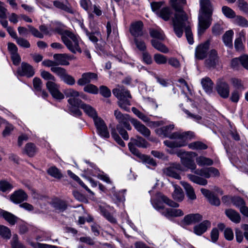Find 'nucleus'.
Wrapping results in <instances>:
<instances>
[{
    "label": "nucleus",
    "instance_id": "1",
    "mask_svg": "<svg viewBox=\"0 0 248 248\" xmlns=\"http://www.w3.org/2000/svg\"><path fill=\"white\" fill-rule=\"evenodd\" d=\"M170 2L175 11L172 21L176 35L181 37L183 34V30L185 29L187 41L189 44H192L194 41L189 22L186 14L183 10L184 6L186 3V0H170Z\"/></svg>",
    "mask_w": 248,
    "mask_h": 248
},
{
    "label": "nucleus",
    "instance_id": "2",
    "mask_svg": "<svg viewBox=\"0 0 248 248\" xmlns=\"http://www.w3.org/2000/svg\"><path fill=\"white\" fill-rule=\"evenodd\" d=\"M153 207L167 218L183 216L184 213L179 209H176L179 204L160 192L157 193L155 199H151Z\"/></svg>",
    "mask_w": 248,
    "mask_h": 248
},
{
    "label": "nucleus",
    "instance_id": "3",
    "mask_svg": "<svg viewBox=\"0 0 248 248\" xmlns=\"http://www.w3.org/2000/svg\"><path fill=\"white\" fill-rule=\"evenodd\" d=\"M199 3L198 32L202 35L211 24L213 9L210 0H200Z\"/></svg>",
    "mask_w": 248,
    "mask_h": 248
},
{
    "label": "nucleus",
    "instance_id": "4",
    "mask_svg": "<svg viewBox=\"0 0 248 248\" xmlns=\"http://www.w3.org/2000/svg\"><path fill=\"white\" fill-rule=\"evenodd\" d=\"M194 173L197 175L188 174L187 177L192 182L202 186L207 185V181L205 178L200 176L209 178L211 177H218L220 175L218 170L213 167L197 169L194 171Z\"/></svg>",
    "mask_w": 248,
    "mask_h": 248
},
{
    "label": "nucleus",
    "instance_id": "5",
    "mask_svg": "<svg viewBox=\"0 0 248 248\" xmlns=\"http://www.w3.org/2000/svg\"><path fill=\"white\" fill-rule=\"evenodd\" d=\"M61 38L62 42L67 48L72 53L82 51L79 46V38L73 32L68 31H64L61 33Z\"/></svg>",
    "mask_w": 248,
    "mask_h": 248
},
{
    "label": "nucleus",
    "instance_id": "6",
    "mask_svg": "<svg viewBox=\"0 0 248 248\" xmlns=\"http://www.w3.org/2000/svg\"><path fill=\"white\" fill-rule=\"evenodd\" d=\"M194 137V134L191 131L176 132L172 136V138H177V140H166L164 141V144L170 148L180 147L186 145V140L191 139Z\"/></svg>",
    "mask_w": 248,
    "mask_h": 248
},
{
    "label": "nucleus",
    "instance_id": "7",
    "mask_svg": "<svg viewBox=\"0 0 248 248\" xmlns=\"http://www.w3.org/2000/svg\"><path fill=\"white\" fill-rule=\"evenodd\" d=\"M112 93L118 99V106L124 110L128 111V106L131 105L129 99L131 98L129 92L123 86L118 85L112 90Z\"/></svg>",
    "mask_w": 248,
    "mask_h": 248
},
{
    "label": "nucleus",
    "instance_id": "8",
    "mask_svg": "<svg viewBox=\"0 0 248 248\" xmlns=\"http://www.w3.org/2000/svg\"><path fill=\"white\" fill-rule=\"evenodd\" d=\"M167 152L170 154H174L172 149L167 150ZM176 154L181 158L182 164L186 167L191 170L192 172L196 170V165L193 158L197 155L196 153L193 152H184L182 150L176 151Z\"/></svg>",
    "mask_w": 248,
    "mask_h": 248
},
{
    "label": "nucleus",
    "instance_id": "9",
    "mask_svg": "<svg viewBox=\"0 0 248 248\" xmlns=\"http://www.w3.org/2000/svg\"><path fill=\"white\" fill-rule=\"evenodd\" d=\"M93 120L98 134L103 138H108L109 134L104 121L98 116L94 118Z\"/></svg>",
    "mask_w": 248,
    "mask_h": 248
},
{
    "label": "nucleus",
    "instance_id": "10",
    "mask_svg": "<svg viewBox=\"0 0 248 248\" xmlns=\"http://www.w3.org/2000/svg\"><path fill=\"white\" fill-rule=\"evenodd\" d=\"M184 170V169L180 164L173 163L165 170L164 172L170 177L180 180L181 179L180 172Z\"/></svg>",
    "mask_w": 248,
    "mask_h": 248
},
{
    "label": "nucleus",
    "instance_id": "11",
    "mask_svg": "<svg viewBox=\"0 0 248 248\" xmlns=\"http://www.w3.org/2000/svg\"><path fill=\"white\" fill-rule=\"evenodd\" d=\"M46 87L55 99L62 100L64 98V95L59 90L60 85L56 83L55 81H47Z\"/></svg>",
    "mask_w": 248,
    "mask_h": 248
},
{
    "label": "nucleus",
    "instance_id": "12",
    "mask_svg": "<svg viewBox=\"0 0 248 248\" xmlns=\"http://www.w3.org/2000/svg\"><path fill=\"white\" fill-rule=\"evenodd\" d=\"M219 62V57L217 51L212 49L209 53L208 58L205 60V63L206 67L209 68H214Z\"/></svg>",
    "mask_w": 248,
    "mask_h": 248
},
{
    "label": "nucleus",
    "instance_id": "13",
    "mask_svg": "<svg viewBox=\"0 0 248 248\" xmlns=\"http://www.w3.org/2000/svg\"><path fill=\"white\" fill-rule=\"evenodd\" d=\"M217 91L219 95L224 98H227L230 94V89L227 83L222 80L218 81L217 85Z\"/></svg>",
    "mask_w": 248,
    "mask_h": 248
},
{
    "label": "nucleus",
    "instance_id": "14",
    "mask_svg": "<svg viewBox=\"0 0 248 248\" xmlns=\"http://www.w3.org/2000/svg\"><path fill=\"white\" fill-rule=\"evenodd\" d=\"M114 116L119 122L118 124H123L124 126L129 130L131 129V127L128 123V121L131 120L129 115L123 114L117 109L114 111Z\"/></svg>",
    "mask_w": 248,
    "mask_h": 248
},
{
    "label": "nucleus",
    "instance_id": "15",
    "mask_svg": "<svg viewBox=\"0 0 248 248\" xmlns=\"http://www.w3.org/2000/svg\"><path fill=\"white\" fill-rule=\"evenodd\" d=\"M173 129L174 125L170 124L156 129L155 130V133L160 136L168 137L170 139L173 140H177V138L172 137L174 133L171 134V132Z\"/></svg>",
    "mask_w": 248,
    "mask_h": 248
},
{
    "label": "nucleus",
    "instance_id": "16",
    "mask_svg": "<svg viewBox=\"0 0 248 248\" xmlns=\"http://www.w3.org/2000/svg\"><path fill=\"white\" fill-rule=\"evenodd\" d=\"M130 122L135 128L143 136L148 138L150 136V130L140 121L135 119H131Z\"/></svg>",
    "mask_w": 248,
    "mask_h": 248
},
{
    "label": "nucleus",
    "instance_id": "17",
    "mask_svg": "<svg viewBox=\"0 0 248 248\" xmlns=\"http://www.w3.org/2000/svg\"><path fill=\"white\" fill-rule=\"evenodd\" d=\"M17 73L20 76H26L28 78L32 77L35 73L33 67L26 62L22 63L20 67L17 70Z\"/></svg>",
    "mask_w": 248,
    "mask_h": 248
},
{
    "label": "nucleus",
    "instance_id": "18",
    "mask_svg": "<svg viewBox=\"0 0 248 248\" xmlns=\"http://www.w3.org/2000/svg\"><path fill=\"white\" fill-rule=\"evenodd\" d=\"M53 58L56 65H68L69 64L68 61L73 59L74 57L65 53L55 54L53 55Z\"/></svg>",
    "mask_w": 248,
    "mask_h": 248
},
{
    "label": "nucleus",
    "instance_id": "19",
    "mask_svg": "<svg viewBox=\"0 0 248 248\" xmlns=\"http://www.w3.org/2000/svg\"><path fill=\"white\" fill-rule=\"evenodd\" d=\"M143 23L140 21L134 22L130 26V32L135 38L142 36L143 34Z\"/></svg>",
    "mask_w": 248,
    "mask_h": 248
},
{
    "label": "nucleus",
    "instance_id": "20",
    "mask_svg": "<svg viewBox=\"0 0 248 248\" xmlns=\"http://www.w3.org/2000/svg\"><path fill=\"white\" fill-rule=\"evenodd\" d=\"M97 78L98 76L95 73H84L82 74L81 78L78 80L77 83L79 86H83L89 83L93 79L97 80Z\"/></svg>",
    "mask_w": 248,
    "mask_h": 248
},
{
    "label": "nucleus",
    "instance_id": "21",
    "mask_svg": "<svg viewBox=\"0 0 248 248\" xmlns=\"http://www.w3.org/2000/svg\"><path fill=\"white\" fill-rule=\"evenodd\" d=\"M210 45L209 41H206L204 43L199 45L196 49L195 56L197 59H204L207 54Z\"/></svg>",
    "mask_w": 248,
    "mask_h": 248
},
{
    "label": "nucleus",
    "instance_id": "22",
    "mask_svg": "<svg viewBox=\"0 0 248 248\" xmlns=\"http://www.w3.org/2000/svg\"><path fill=\"white\" fill-rule=\"evenodd\" d=\"M28 196L22 189L15 191L11 196V201L15 203H19L27 200Z\"/></svg>",
    "mask_w": 248,
    "mask_h": 248
},
{
    "label": "nucleus",
    "instance_id": "23",
    "mask_svg": "<svg viewBox=\"0 0 248 248\" xmlns=\"http://www.w3.org/2000/svg\"><path fill=\"white\" fill-rule=\"evenodd\" d=\"M210 226L211 223L208 220H204L200 224L194 226V232L197 235H201L205 232Z\"/></svg>",
    "mask_w": 248,
    "mask_h": 248
},
{
    "label": "nucleus",
    "instance_id": "24",
    "mask_svg": "<svg viewBox=\"0 0 248 248\" xmlns=\"http://www.w3.org/2000/svg\"><path fill=\"white\" fill-rule=\"evenodd\" d=\"M202 219V217L199 214H191L186 216L183 221L186 225H190L193 223H196L201 221Z\"/></svg>",
    "mask_w": 248,
    "mask_h": 248
},
{
    "label": "nucleus",
    "instance_id": "25",
    "mask_svg": "<svg viewBox=\"0 0 248 248\" xmlns=\"http://www.w3.org/2000/svg\"><path fill=\"white\" fill-rule=\"evenodd\" d=\"M53 5L57 8L63 10L68 13L73 14L75 11L72 8L69 4H65L58 0L53 1Z\"/></svg>",
    "mask_w": 248,
    "mask_h": 248
},
{
    "label": "nucleus",
    "instance_id": "26",
    "mask_svg": "<svg viewBox=\"0 0 248 248\" xmlns=\"http://www.w3.org/2000/svg\"><path fill=\"white\" fill-rule=\"evenodd\" d=\"M172 14V11L170 8L165 7L162 8L159 12L157 13L158 16L165 21L170 20Z\"/></svg>",
    "mask_w": 248,
    "mask_h": 248
},
{
    "label": "nucleus",
    "instance_id": "27",
    "mask_svg": "<svg viewBox=\"0 0 248 248\" xmlns=\"http://www.w3.org/2000/svg\"><path fill=\"white\" fill-rule=\"evenodd\" d=\"M225 214L228 217L232 222L238 223L240 221V216L235 210L229 209L225 211Z\"/></svg>",
    "mask_w": 248,
    "mask_h": 248
},
{
    "label": "nucleus",
    "instance_id": "28",
    "mask_svg": "<svg viewBox=\"0 0 248 248\" xmlns=\"http://www.w3.org/2000/svg\"><path fill=\"white\" fill-rule=\"evenodd\" d=\"M233 31L232 30L227 31L222 36V40L224 45L229 47H232V37Z\"/></svg>",
    "mask_w": 248,
    "mask_h": 248
},
{
    "label": "nucleus",
    "instance_id": "29",
    "mask_svg": "<svg viewBox=\"0 0 248 248\" xmlns=\"http://www.w3.org/2000/svg\"><path fill=\"white\" fill-rule=\"evenodd\" d=\"M182 186L186 190V194L188 198L191 200H194L196 199V196L193 188L191 185L186 182H182Z\"/></svg>",
    "mask_w": 248,
    "mask_h": 248
},
{
    "label": "nucleus",
    "instance_id": "30",
    "mask_svg": "<svg viewBox=\"0 0 248 248\" xmlns=\"http://www.w3.org/2000/svg\"><path fill=\"white\" fill-rule=\"evenodd\" d=\"M174 190L172 194L173 199L177 202H181L184 198V194L181 187L174 185Z\"/></svg>",
    "mask_w": 248,
    "mask_h": 248
},
{
    "label": "nucleus",
    "instance_id": "31",
    "mask_svg": "<svg viewBox=\"0 0 248 248\" xmlns=\"http://www.w3.org/2000/svg\"><path fill=\"white\" fill-rule=\"evenodd\" d=\"M201 84L205 91L207 93L212 92L213 83L208 77H205L202 79Z\"/></svg>",
    "mask_w": 248,
    "mask_h": 248
},
{
    "label": "nucleus",
    "instance_id": "32",
    "mask_svg": "<svg viewBox=\"0 0 248 248\" xmlns=\"http://www.w3.org/2000/svg\"><path fill=\"white\" fill-rule=\"evenodd\" d=\"M151 44L152 46L157 49L158 51L164 53H167L169 52V50L168 48L162 43L159 42V41L153 39L151 40Z\"/></svg>",
    "mask_w": 248,
    "mask_h": 248
},
{
    "label": "nucleus",
    "instance_id": "33",
    "mask_svg": "<svg viewBox=\"0 0 248 248\" xmlns=\"http://www.w3.org/2000/svg\"><path fill=\"white\" fill-rule=\"evenodd\" d=\"M149 33L150 36L158 40L162 41L165 39V35L162 31L160 29H150L149 30Z\"/></svg>",
    "mask_w": 248,
    "mask_h": 248
},
{
    "label": "nucleus",
    "instance_id": "34",
    "mask_svg": "<svg viewBox=\"0 0 248 248\" xmlns=\"http://www.w3.org/2000/svg\"><path fill=\"white\" fill-rule=\"evenodd\" d=\"M80 108H82L88 116L92 117L93 119L98 116L95 110L89 105L85 104H82L80 106Z\"/></svg>",
    "mask_w": 248,
    "mask_h": 248
},
{
    "label": "nucleus",
    "instance_id": "35",
    "mask_svg": "<svg viewBox=\"0 0 248 248\" xmlns=\"http://www.w3.org/2000/svg\"><path fill=\"white\" fill-rule=\"evenodd\" d=\"M245 40V34L243 32H240L238 34V37L234 41V47L235 49L240 51L243 48V40Z\"/></svg>",
    "mask_w": 248,
    "mask_h": 248
},
{
    "label": "nucleus",
    "instance_id": "36",
    "mask_svg": "<svg viewBox=\"0 0 248 248\" xmlns=\"http://www.w3.org/2000/svg\"><path fill=\"white\" fill-rule=\"evenodd\" d=\"M196 162L200 166L212 165L213 161L209 158L203 156H200L196 158Z\"/></svg>",
    "mask_w": 248,
    "mask_h": 248
},
{
    "label": "nucleus",
    "instance_id": "37",
    "mask_svg": "<svg viewBox=\"0 0 248 248\" xmlns=\"http://www.w3.org/2000/svg\"><path fill=\"white\" fill-rule=\"evenodd\" d=\"M188 147L190 149L196 150H205L207 148V146L205 144L199 141L188 144Z\"/></svg>",
    "mask_w": 248,
    "mask_h": 248
},
{
    "label": "nucleus",
    "instance_id": "38",
    "mask_svg": "<svg viewBox=\"0 0 248 248\" xmlns=\"http://www.w3.org/2000/svg\"><path fill=\"white\" fill-rule=\"evenodd\" d=\"M2 216L3 218L11 225H14L17 218V217L12 214L6 211H3L2 213Z\"/></svg>",
    "mask_w": 248,
    "mask_h": 248
},
{
    "label": "nucleus",
    "instance_id": "39",
    "mask_svg": "<svg viewBox=\"0 0 248 248\" xmlns=\"http://www.w3.org/2000/svg\"><path fill=\"white\" fill-rule=\"evenodd\" d=\"M131 140L133 143L139 147L146 148L148 145L145 140L140 136H137L136 139H132Z\"/></svg>",
    "mask_w": 248,
    "mask_h": 248
},
{
    "label": "nucleus",
    "instance_id": "40",
    "mask_svg": "<svg viewBox=\"0 0 248 248\" xmlns=\"http://www.w3.org/2000/svg\"><path fill=\"white\" fill-rule=\"evenodd\" d=\"M51 71L56 74L60 78L62 79L67 74L66 70L61 67H52Z\"/></svg>",
    "mask_w": 248,
    "mask_h": 248
},
{
    "label": "nucleus",
    "instance_id": "41",
    "mask_svg": "<svg viewBox=\"0 0 248 248\" xmlns=\"http://www.w3.org/2000/svg\"><path fill=\"white\" fill-rule=\"evenodd\" d=\"M0 235L4 239H9L11 236L10 229L7 227L0 225Z\"/></svg>",
    "mask_w": 248,
    "mask_h": 248
},
{
    "label": "nucleus",
    "instance_id": "42",
    "mask_svg": "<svg viewBox=\"0 0 248 248\" xmlns=\"http://www.w3.org/2000/svg\"><path fill=\"white\" fill-rule=\"evenodd\" d=\"M47 172L50 176L57 179H60L62 177V175L60 171L55 167L49 168Z\"/></svg>",
    "mask_w": 248,
    "mask_h": 248
},
{
    "label": "nucleus",
    "instance_id": "43",
    "mask_svg": "<svg viewBox=\"0 0 248 248\" xmlns=\"http://www.w3.org/2000/svg\"><path fill=\"white\" fill-rule=\"evenodd\" d=\"M67 173L72 178L78 182L79 184L83 187H84L87 191L90 193H92V191L84 184V183L80 179V178L74 173H73L71 170H68Z\"/></svg>",
    "mask_w": 248,
    "mask_h": 248
},
{
    "label": "nucleus",
    "instance_id": "44",
    "mask_svg": "<svg viewBox=\"0 0 248 248\" xmlns=\"http://www.w3.org/2000/svg\"><path fill=\"white\" fill-rule=\"evenodd\" d=\"M132 112L144 123L149 122L150 118L135 107L132 108Z\"/></svg>",
    "mask_w": 248,
    "mask_h": 248
},
{
    "label": "nucleus",
    "instance_id": "45",
    "mask_svg": "<svg viewBox=\"0 0 248 248\" xmlns=\"http://www.w3.org/2000/svg\"><path fill=\"white\" fill-rule=\"evenodd\" d=\"M36 151L35 146L31 143H27L25 147V152L29 156H32Z\"/></svg>",
    "mask_w": 248,
    "mask_h": 248
},
{
    "label": "nucleus",
    "instance_id": "46",
    "mask_svg": "<svg viewBox=\"0 0 248 248\" xmlns=\"http://www.w3.org/2000/svg\"><path fill=\"white\" fill-rule=\"evenodd\" d=\"M234 23L238 26L243 27H248V21L244 17L241 16H237L234 19Z\"/></svg>",
    "mask_w": 248,
    "mask_h": 248
},
{
    "label": "nucleus",
    "instance_id": "47",
    "mask_svg": "<svg viewBox=\"0 0 248 248\" xmlns=\"http://www.w3.org/2000/svg\"><path fill=\"white\" fill-rule=\"evenodd\" d=\"M100 212L109 222L115 223L116 222V219L113 217L107 210L102 206L99 207Z\"/></svg>",
    "mask_w": 248,
    "mask_h": 248
},
{
    "label": "nucleus",
    "instance_id": "48",
    "mask_svg": "<svg viewBox=\"0 0 248 248\" xmlns=\"http://www.w3.org/2000/svg\"><path fill=\"white\" fill-rule=\"evenodd\" d=\"M40 75L44 79L48 80V81H56V80L55 77L49 72L45 70H41Z\"/></svg>",
    "mask_w": 248,
    "mask_h": 248
},
{
    "label": "nucleus",
    "instance_id": "49",
    "mask_svg": "<svg viewBox=\"0 0 248 248\" xmlns=\"http://www.w3.org/2000/svg\"><path fill=\"white\" fill-rule=\"evenodd\" d=\"M155 62L158 64H164L167 62V57L162 54L157 53L154 56Z\"/></svg>",
    "mask_w": 248,
    "mask_h": 248
},
{
    "label": "nucleus",
    "instance_id": "50",
    "mask_svg": "<svg viewBox=\"0 0 248 248\" xmlns=\"http://www.w3.org/2000/svg\"><path fill=\"white\" fill-rule=\"evenodd\" d=\"M230 82L232 86L235 88L236 90H241L244 89L241 80L238 78H232L231 79Z\"/></svg>",
    "mask_w": 248,
    "mask_h": 248
},
{
    "label": "nucleus",
    "instance_id": "51",
    "mask_svg": "<svg viewBox=\"0 0 248 248\" xmlns=\"http://www.w3.org/2000/svg\"><path fill=\"white\" fill-rule=\"evenodd\" d=\"M54 207L59 212H62L66 209L67 205L63 201H58L54 203Z\"/></svg>",
    "mask_w": 248,
    "mask_h": 248
},
{
    "label": "nucleus",
    "instance_id": "52",
    "mask_svg": "<svg viewBox=\"0 0 248 248\" xmlns=\"http://www.w3.org/2000/svg\"><path fill=\"white\" fill-rule=\"evenodd\" d=\"M84 91L90 93L97 94L99 90L97 87L94 85L89 84L84 87Z\"/></svg>",
    "mask_w": 248,
    "mask_h": 248
},
{
    "label": "nucleus",
    "instance_id": "53",
    "mask_svg": "<svg viewBox=\"0 0 248 248\" xmlns=\"http://www.w3.org/2000/svg\"><path fill=\"white\" fill-rule=\"evenodd\" d=\"M111 134L114 140L121 146H125L124 142L119 137L116 132V130L114 128H112L111 130Z\"/></svg>",
    "mask_w": 248,
    "mask_h": 248
},
{
    "label": "nucleus",
    "instance_id": "54",
    "mask_svg": "<svg viewBox=\"0 0 248 248\" xmlns=\"http://www.w3.org/2000/svg\"><path fill=\"white\" fill-rule=\"evenodd\" d=\"M223 14L228 18L235 17V12L228 6H224L222 8Z\"/></svg>",
    "mask_w": 248,
    "mask_h": 248
},
{
    "label": "nucleus",
    "instance_id": "55",
    "mask_svg": "<svg viewBox=\"0 0 248 248\" xmlns=\"http://www.w3.org/2000/svg\"><path fill=\"white\" fill-rule=\"evenodd\" d=\"M68 102L72 107L80 108L81 105L84 104L82 101L77 97L70 98L68 100Z\"/></svg>",
    "mask_w": 248,
    "mask_h": 248
},
{
    "label": "nucleus",
    "instance_id": "56",
    "mask_svg": "<svg viewBox=\"0 0 248 248\" xmlns=\"http://www.w3.org/2000/svg\"><path fill=\"white\" fill-rule=\"evenodd\" d=\"M123 126H124L123 124H118L116 129L123 138L127 140L129 139V136L126 131L123 128Z\"/></svg>",
    "mask_w": 248,
    "mask_h": 248
},
{
    "label": "nucleus",
    "instance_id": "57",
    "mask_svg": "<svg viewBox=\"0 0 248 248\" xmlns=\"http://www.w3.org/2000/svg\"><path fill=\"white\" fill-rule=\"evenodd\" d=\"M231 202L234 205L239 208L245 205V202L244 200L239 197H232L231 199Z\"/></svg>",
    "mask_w": 248,
    "mask_h": 248
},
{
    "label": "nucleus",
    "instance_id": "58",
    "mask_svg": "<svg viewBox=\"0 0 248 248\" xmlns=\"http://www.w3.org/2000/svg\"><path fill=\"white\" fill-rule=\"evenodd\" d=\"M13 187V186L6 181L0 182V190L3 192L10 190Z\"/></svg>",
    "mask_w": 248,
    "mask_h": 248
},
{
    "label": "nucleus",
    "instance_id": "59",
    "mask_svg": "<svg viewBox=\"0 0 248 248\" xmlns=\"http://www.w3.org/2000/svg\"><path fill=\"white\" fill-rule=\"evenodd\" d=\"M11 245L12 248H25L24 245L20 243L18 240V237L16 234H14L13 236Z\"/></svg>",
    "mask_w": 248,
    "mask_h": 248
},
{
    "label": "nucleus",
    "instance_id": "60",
    "mask_svg": "<svg viewBox=\"0 0 248 248\" xmlns=\"http://www.w3.org/2000/svg\"><path fill=\"white\" fill-rule=\"evenodd\" d=\"M16 43L21 47L24 48H29L31 46L30 42L26 39L21 38L18 37L16 39Z\"/></svg>",
    "mask_w": 248,
    "mask_h": 248
},
{
    "label": "nucleus",
    "instance_id": "61",
    "mask_svg": "<svg viewBox=\"0 0 248 248\" xmlns=\"http://www.w3.org/2000/svg\"><path fill=\"white\" fill-rule=\"evenodd\" d=\"M33 85L36 91H41L43 83L40 78L36 77L33 78Z\"/></svg>",
    "mask_w": 248,
    "mask_h": 248
},
{
    "label": "nucleus",
    "instance_id": "62",
    "mask_svg": "<svg viewBox=\"0 0 248 248\" xmlns=\"http://www.w3.org/2000/svg\"><path fill=\"white\" fill-rule=\"evenodd\" d=\"M64 93L66 97L70 98L77 97L80 95L79 92L73 89L66 90L64 92Z\"/></svg>",
    "mask_w": 248,
    "mask_h": 248
},
{
    "label": "nucleus",
    "instance_id": "63",
    "mask_svg": "<svg viewBox=\"0 0 248 248\" xmlns=\"http://www.w3.org/2000/svg\"><path fill=\"white\" fill-rule=\"evenodd\" d=\"M100 93L104 97H109L111 96L110 90L105 86H101L99 89Z\"/></svg>",
    "mask_w": 248,
    "mask_h": 248
},
{
    "label": "nucleus",
    "instance_id": "64",
    "mask_svg": "<svg viewBox=\"0 0 248 248\" xmlns=\"http://www.w3.org/2000/svg\"><path fill=\"white\" fill-rule=\"evenodd\" d=\"M238 6L240 10L245 13H248V3L244 0H238Z\"/></svg>",
    "mask_w": 248,
    "mask_h": 248
}]
</instances>
